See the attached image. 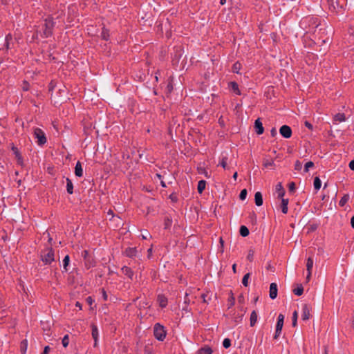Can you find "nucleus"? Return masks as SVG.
<instances>
[{"label":"nucleus","mask_w":354,"mask_h":354,"mask_svg":"<svg viewBox=\"0 0 354 354\" xmlns=\"http://www.w3.org/2000/svg\"><path fill=\"white\" fill-rule=\"evenodd\" d=\"M254 250L250 249L248 252V254L247 256V259L252 262L254 260Z\"/></svg>","instance_id":"36"},{"label":"nucleus","mask_w":354,"mask_h":354,"mask_svg":"<svg viewBox=\"0 0 354 354\" xmlns=\"http://www.w3.org/2000/svg\"><path fill=\"white\" fill-rule=\"evenodd\" d=\"M239 232H240V234L242 236H243V237L247 236L249 234V233H250L249 232V230L245 225H241V226L240 230H239Z\"/></svg>","instance_id":"20"},{"label":"nucleus","mask_w":354,"mask_h":354,"mask_svg":"<svg viewBox=\"0 0 354 354\" xmlns=\"http://www.w3.org/2000/svg\"><path fill=\"white\" fill-rule=\"evenodd\" d=\"M226 158H223L221 160V162L219 163V165L223 167L224 169H226L227 167V162H226Z\"/></svg>","instance_id":"43"},{"label":"nucleus","mask_w":354,"mask_h":354,"mask_svg":"<svg viewBox=\"0 0 354 354\" xmlns=\"http://www.w3.org/2000/svg\"><path fill=\"white\" fill-rule=\"evenodd\" d=\"M99 336L98 329L96 326L92 325V337L95 341L94 346H97V338Z\"/></svg>","instance_id":"10"},{"label":"nucleus","mask_w":354,"mask_h":354,"mask_svg":"<svg viewBox=\"0 0 354 354\" xmlns=\"http://www.w3.org/2000/svg\"><path fill=\"white\" fill-rule=\"evenodd\" d=\"M151 253H152V248H149L148 250V256H149V257L151 256Z\"/></svg>","instance_id":"60"},{"label":"nucleus","mask_w":354,"mask_h":354,"mask_svg":"<svg viewBox=\"0 0 354 354\" xmlns=\"http://www.w3.org/2000/svg\"><path fill=\"white\" fill-rule=\"evenodd\" d=\"M313 259L311 258V257H309L308 259H307V263H306V270H307V272H311V270L313 267Z\"/></svg>","instance_id":"23"},{"label":"nucleus","mask_w":354,"mask_h":354,"mask_svg":"<svg viewBox=\"0 0 354 354\" xmlns=\"http://www.w3.org/2000/svg\"><path fill=\"white\" fill-rule=\"evenodd\" d=\"M322 185V182L319 177H315L314 179V188L316 190H318L320 189Z\"/></svg>","instance_id":"25"},{"label":"nucleus","mask_w":354,"mask_h":354,"mask_svg":"<svg viewBox=\"0 0 354 354\" xmlns=\"http://www.w3.org/2000/svg\"><path fill=\"white\" fill-rule=\"evenodd\" d=\"M250 276V274L247 273L243 277L242 283L245 287L248 286V279H249Z\"/></svg>","instance_id":"33"},{"label":"nucleus","mask_w":354,"mask_h":354,"mask_svg":"<svg viewBox=\"0 0 354 354\" xmlns=\"http://www.w3.org/2000/svg\"><path fill=\"white\" fill-rule=\"evenodd\" d=\"M35 138L37 139V144L39 145H43L46 142V138L44 131L39 128H35L34 129Z\"/></svg>","instance_id":"4"},{"label":"nucleus","mask_w":354,"mask_h":354,"mask_svg":"<svg viewBox=\"0 0 354 354\" xmlns=\"http://www.w3.org/2000/svg\"><path fill=\"white\" fill-rule=\"evenodd\" d=\"M254 127L256 129V132L258 135H261L263 133L264 129L263 127V124L259 118L255 120Z\"/></svg>","instance_id":"8"},{"label":"nucleus","mask_w":354,"mask_h":354,"mask_svg":"<svg viewBox=\"0 0 354 354\" xmlns=\"http://www.w3.org/2000/svg\"><path fill=\"white\" fill-rule=\"evenodd\" d=\"M137 250L136 248H129L125 250V254L127 257H133L136 255Z\"/></svg>","instance_id":"15"},{"label":"nucleus","mask_w":354,"mask_h":354,"mask_svg":"<svg viewBox=\"0 0 354 354\" xmlns=\"http://www.w3.org/2000/svg\"><path fill=\"white\" fill-rule=\"evenodd\" d=\"M184 302H185V304H189L190 300H189V298H188V294H186V295H185V299H184Z\"/></svg>","instance_id":"52"},{"label":"nucleus","mask_w":354,"mask_h":354,"mask_svg":"<svg viewBox=\"0 0 354 354\" xmlns=\"http://www.w3.org/2000/svg\"><path fill=\"white\" fill-rule=\"evenodd\" d=\"M101 35H102V37L103 39L108 40L109 37V30H107V29L104 28L102 29Z\"/></svg>","instance_id":"34"},{"label":"nucleus","mask_w":354,"mask_h":354,"mask_svg":"<svg viewBox=\"0 0 354 354\" xmlns=\"http://www.w3.org/2000/svg\"><path fill=\"white\" fill-rule=\"evenodd\" d=\"M236 264H233V266H232V270H233V272L234 273L236 272Z\"/></svg>","instance_id":"59"},{"label":"nucleus","mask_w":354,"mask_h":354,"mask_svg":"<svg viewBox=\"0 0 354 354\" xmlns=\"http://www.w3.org/2000/svg\"><path fill=\"white\" fill-rule=\"evenodd\" d=\"M237 176H238L237 172H235V173L234 174V175H233V178H234V180H236V178H237Z\"/></svg>","instance_id":"63"},{"label":"nucleus","mask_w":354,"mask_h":354,"mask_svg":"<svg viewBox=\"0 0 354 354\" xmlns=\"http://www.w3.org/2000/svg\"><path fill=\"white\" fill-rule=\"evenodd\" d=\"M288 199L282 198L281 200V211L283 214H286L288 212Z\"/></svg>","instance_id":"17"},{"label":"nucleus","mask_w":354,"mask_h":354,"mask_svg":"<svg viewBox=\"0 0 354 354\" xmlns=\"http://www.w3.org/2000/svg\"><path fill=\"white\" fill-rule=\"evenodd\" d=\"M230 303H231V306L234 305V297H231V298H230Z\"/></svg>","instance_id":"58"},{"label":"nucleus","mask_w":354,"mask_h":354,"mask_svg":"<svg viewBox=\"0 0 354 354\" xmlns=\"http://www.w3.org/2000/svg\"><path fill=\"white\" fill-rule=\"evenodd\" d=\"M335 120L338 122H343L345 120V115L344 113H337L335 115Z\"/></svg>","instance_id":"31"},{"label":"nucleus","mask_w":354,"mask_h":354,"mask_svg":"<svg viewBox=\"0 0 354 354\" xmlns=\"http://www.w3.org/2000/svg\"><path fill=\"white\" fill-rule=\"evenodd\" d=\"M171 225V220L169 218H166L165 221V227L166 229L169 228Z\"/></svg>","instance_id":"42"},{"label":"nucleus","mask_w":354,"mask_h":354,"mask_svg":"<svg viewBox=\"0 0 354 354\" xmlns=\"http://www.w3.org/2000/svg\"><path fill=\"white\" fill-rule=\"evenodd\" d=\"M349 167L351 170H354V160H351L349 162Z\"/></svg>","instance_id":"53"},{"label":"nucleus","mask_w":354,"mask_h":354,"mask_svg":"<svg viewBox=\"0 0 354 354\" xmlns=\"http://www.w3.org/2000/svg\"><path fill=\"white\" fill-rule=\"evenodd\" d=\"M28 342L27 340H24L21 344V351L22 354H25L27 349Z\"/></svg>","instance_id":"32"},{"label":"nucleus","mask_w":354,"mask_h":354,"mask_svg":"<svg viewBox=\"0 0 354 354\" xmlns=\"http://www.w3.org/2000/svg\"><path fill=\"white\" fill-rule=\"evenodd\" d=\"M274 165V162L273 161H266L264 162V166L266 167H270V166H272Z\"/></svg>","instance_id":"47"},{"label":"nucleus","mask_w":354,"mask_h":354,"mask_svg":"<svg viewBox=\"0 0 354 354\" xmlns=\"http://www.w3.org/2000/svg\"><path fill=\"white\" fill-rule=\"evenodd\" d=\"M206 181L204 180H199L198 183L197 189L198 193L201 194L205 189Z\"/></svg>","instance_id":"18"},{"label":"nucleus","mask_w":354,"mask_h":354,"mask_svg":"<svg viewBox=\"0 0 354 354\" xmlns=\"http://www.w3.org/2000/svg\"><path fill=\"white\" fill-rule=\"evenodd\" d=\"M62 345H63L64 347L68 346V345L69 344V337H68V335H64V337L62 339Z\"/></svg>","instance_id":"35"},{"label":"nucleus","mask_w":354,"mask_h":354,"mask_svg":"<svg viewBox=\"0 0 354 354\" xmlns=\"http://www.w3.org/2000/svg\"><path fill=\"white\" fill-rule=\"evenodd\" d=\"M277 285L275 283H272L270 285V293L269 296L272 299H274L277 296Z\"/></svg>","instance_id":"6"},{"label":"nucleus","mask_w":354,"mask_h":354,"mask_svg":"<svg viewBox=\"0 0 354 354\" xmlns=\"http://www.w3.org/2000/svg\"><path fill=\"white\" fill-rule=\"evenodd\" d=\"M351 224L352 227L354 228V216L351 219Z\"/></svg>","instance_id":"57"},{"label":"nucleus","mask_w":354,"mask_h":354,"mask_svg":"<svg viewBox=\"0 0 354 354\" xmlns=\"http://www.w3.org/2000/svg\"><path fill=\"white\" fill-rule=\"evenodd\" d=\"M230 86H231L232 90L234 93H236L237 95H241V92L239 89V86L236 82H230Z\"/></svg>","instance_id":"22"},{"label":"nucleus","mask_w":354,"mask_h":354,"mask_svg":"<svg viewBox=\"0 0 354 354\" xmlns=\"http://www.w3.org/2000/svg\"><path fill=\"white\" fill-rule=\"evenodd\" d=\"M281 330H279V331H278V330H277V328H276V330H275V335H274V339H277V338H278V337L279 336V335L281 334Z\"/></svg>","instance_id":"49"},{"label":"nucleus","mask_w":354,"mask_h":354,"mask_svg":"<svg viewBox=\"0 0 354 354\" xmlns=\"http://www.w3.org/2000/svg\"><path fill=\"white\" fill-rule=\"evenodd\" d=\"M75 306H76L77 307H78L80 309H81V308H82V305H81V304H80V302H77V303H76V304H75Z\"/></svg>","instance_id":"61"},{"label":"nucleus","mask_w":354,"mask_h":354,"mask_svg":"<svg viewBox=\"0 0 354 354\" xmlns=\"http://www.w3.org/2000/svg\"><path fill=\"white\" fill-rule=\"evenodd\" d=\"M271 136L274 137L277 135V130L275 128H272L270 131Z\"/></svg>","instance_id":"48"},{"label":"nucleus","mask_w":354,"mask_h":354,"mask_svg":"<svg viewBox=\"0 0 354 354\" xmlns=\"http://www.w3.org/2000/svg\"><path fill=\"white\" fill-rule=\"evenodd\" d=\"M223 346L225 348H229L231 346V340L228 338L224 339L223 342Z\"/></svg>","instance_id":"38"},{"label":"nucleus","mask_w":354,"mask_h":354,"mask_svg":"<svg viewBox=\"0 0 354 354\" xmlns=\"http://www.w3.org/2000/svg\"><path fill=\"white\" fill-rule=\"evenodd\" d=\"M12 40V36L10 34H8V35H6V44H5V46L6 47L7 49H9L11 48L10 46V41Z\"/></svg>","instance_id":"30"},{"label":"nucleus","mask_w":354,"mask_h":354,"mask_svg":"<svg viewBox=\"0 0 354 354\" xmlns=\"http://www.w3.org/2000/svg\"><path fill=\"white\" fill-rule=\"evenodd\" d=\"M82 256L84 257V260H86L87 259H89L88 257V252L87 250H84L82 253Z\"/></svg>","instance_id":"46"},{"label":"nucleus","mask_w":354,"mask_h":354,"mask_svg":"<svg viewBox=\"0 0 354 354\" xmlns=\"http://www.w3.org/2000/svg\"><path fill=\"white\" fill-rule=\"evenodd\" d=\"M283 321H284V315L282 314H279L277 318V323L276 325V328H277V330H281L283 326Z\"/></svg>","instance_id":"9"},{"label":"nucleus","mask_w":354,"mask_h":354,"mask_svg":"<svg viewBox=\"0 0 354 354\" xmlns=\"http://www.w3.org/2000/svg\"><path fill=\"white\" fill-rule=\"evenodd\" d=\"M54 24H55L51 17H48L45 19L44 30L43 31L44 37H48L52 35Z\"/></svg>","instance_id":"3"},{"label":"nucleus","mask_w":354,"mask_h":354,"mask_svg":"<svg viewBox=\"0 0 354 354\" xmlns=\"http://www.w3.org/2000/svg\"><path fill=\"white\" fill-rule=\"evenodd\" d=\"M220 243H221V247H223L224 241H223V239H222V238H220Z\"/></svg>","instance_id":"64"},{"label":"nucleus","mask_w":354,"mask_h":354,"mask_svg":"<svg viewBox=\"0 0 354 354\" xmlns=\"http://www.w3.org/2000/svg\"><path fill=\"white\" fill-rule=\"evenodd\" d=\"M158 302L162 308H164L167 306V299L162 295H159L158 296Z\"/></svg>","instance_id":"11"},{"label":"nucleus","mask_w":354,"mask_h":354,"mask_svg":"<svg viewBox=\"0 0 354 354\" xmlns=\"http://www.w3.org/2000/svg\"><path fill=\"white\" fill-rule=\"evenodd\" d=\"M70 258L68 255H66L63 260V268L64 271H68L67 266L69 265Z\"/></svg>","instance_id":"27"},{"label":"nucleus","mask_w":354,"mask_h":354,"mask_svg":"<svg viewBox=\"0 0 354 354\" xmlns=\"http://www.w3.org/2000/svg\"><path fill=\"white\" fill-rule=\"evenodd\" d=\"M255 203L257 206H261L263 204L262 194L260 192H257L254 195Z\"/></svg>","instance_id":"12"},{"label":"nucleus","mask_w":354,"mask_h":354,"mask_svg":"<svg viewBox=\"0 0 354 354\" xmlns=\"http://www.w3.org/2000/svg\"><path fill=\"white\" fill-rule=\"evenodd\" d=\"M302 168V164L300 161L297 160L295 163V169L297 171H300Z\"/></svg>","instance_id":"41"},{"label":"nucleus","mask_w":354,"mask_h":354,"mask_svg":"<svg viewBox=\"0 0 354 354\" xmlns=\"http://www.w3.org/2000/svg\"><path fill=\"white\" fill-rule=\"evenodd\" d=\"M49 350L50 347L48 346H45L42 354H48Z\"/></svg>","instance_id":"50"},{"label":"nucleus","mask_w":354,"mask_h":354,"mask_svg":"<svg viewBox=\"0 0 354 354\" xmlns=\"http://www.w3.org/2000/svg\"><path fill=\"white\" fill-rule=\"evenodd\" d=\"M207 297V294L202 295V298H203V302H205V303H207V300L206 299Z\"/></svg>","instance_id":"55"},{"label":"nucleus","mask_w":354,"mask_h":354,"mask_svg":"<svg viewBox=\"0 0 354 354\" xmlns=\"http://www.w3.org/2000/svg\"><path fill=\"white\" fill-rule=\"evenodd\" d=\"M75 174L77 176L81 177L83 175V169L81 163L78 161L75 167Z\"/></svg>","instance_id":"13"},{"label":"nucleus","mask_w":354,"mask_h":354,"mask_svg":"<svg viewBox=\"0 0 354 354\" xmlns=\"http://www.w3.org/2000/svg\"><path fill=\"white\" fill-rule=\"evenodd\" d=\"M85 263L86 267L88 269L90 268L92 266V263H91V262L89 259H87L86 260H85V263Z\"/></svg>","instance_id":"45"},{"label":"nucleus","mask_w":354,"mask_h":354,"mask_svg":"<svg viewBox=\"0 0 354 354\" xmlns=\"http://www.w3.org/2000/svg\"><path fill=\"white\" fill-rule=\"evenodd\" d=\"M311 277V272H307L306 281H309Z\"/></svg>","instance_id":"54"},{"label":"nucleus","mask_w":354,"mask_h":354,"mask_svg":"<svg viewBox=\"0 0 354 354\" xmlns=\"http://www.w3.org/2000/svg\"><path fill=\"white\" fill-rule=\"evenodd\" d=\"M293 292L296 295L300 296L303 294L304 288H303L302 286L300 284V285H298V286L295 289L293 290Z\"/></svg>","instance_id":"26"},{"label":"nucleus","mask_w":354,"mask_h":354,"mask_svg":"<svg viewBox=\"0 0 354 354\" xmlns=\"http://www.w3.org/2000/svg\"><path fill=\"white\" fill-rule=\"evenodd\" d=\"M297 312L295 311L292 315V326H297Z\"/></svg>","instance_id":"40"},{"label":"nucleus","mask_w":354,"mask_h":354,"mask_svg":"<svg viewBox=\"0 0 354 354\" xmlns=\"http://www.w3.org/2000/svg\"><path fill=\"white\" fill-rule=\"evenodd\" d=\"M279 133L285 138H289L292 136V130L288 125H283L279 129Z\"/></svg>","instance_id":"5"},{"label":"nucleus","mask_w":354,"mask_h":354,"mask_svg":"<svg viewBox=\"0 0 354 354\" xmlns=\"http://www.w3.org/2000/svg\"><path fill=\"white\" fill-rule=\"evenodd\" d=\"M247 194H248V192L245 189L241 190L240 195H239L240 199L242 201L245 200L246 198Z\"/></svg>","instance_id":"39"},{"label":"nucleus","mask_w":354,"mask_h":354,"mask_svg":"<svg viewBox=\"0 0 354 354\" xmlns=\"http://www.w3.org/2000/svg\"><path fill=\"white\" fill-rule=\"evenodd\" d=\"M310 308L308 305L305 304L302 307L301 317H302L303 320H308L310 318Z\"/></svg>","instance_id":"7"},{"label":"nucleus","mask_w":354,"mask_h":354,"mask_svg":"<svg viewBox=\"0 0 354 354\" xmlns=\"http://www.w3.org/2000/svg\"><path fill=\"white\" fill-rule=\"evenodd\" d=\"M122 272L124 274H125L130 279H132V277L133 276V272L132 271V270L130 268H129L127 266H124L122 268Z\"/></svg>","instance_id":"14"},{"label":"nucleus","mask_w":354,"mask_h":354,"mask_svg":"<svg viewBox=\"0 0 354 354\" xmlns=\"http://www.w3.org/2000/svg\"><path fill=\"white\" fill-rule=\"evenodd\" d=\"M102 297H103L104 299L106 300L107 299V295H106V292L104 290H102Z\"/></svg>","instance_id":"56"},{"label":"nucleus","mask_w":354,"mask_h":354,"mask_svg":"<svg viewBox=\"0 0 354 354\" xmlns=\"http://www.w3.org/2000/svg\"><path fill=\"white\" fill-rule=\"evenodd\" d=\"M296 186L294 183H290L289 184V190L290 192H294L295 190Z\"/></svg>","instance_id":"44"},{"label":"nucleus","mask_w":354,"mask_h":354,"mask_svg":"<svg viewBox=\"0 0 354 354\" xmlns=\"http://www.w3.org/2000/svg\"><path fill=\"white\" fill-rule=\"evenodd\" d=\"M305 126L306 127H308L309 129H313V125L308 121H306L305 122Z\"/></svg>","instance_id":"51"},{"label":"nucleus","mask_w":354,"mask_h":354,"mask_svg":"<svg viewBox=\"0 0 354 354\" xmlns=\"http://www.w3.org/2000/svg\"><path fill=\"white\" fill-rule=\"evenodd\" d=\"M198 354H212V350L209 347H204L198 350Z\"/></svg>","instance_id":"24"},{"label":"nucleus","mask_w":354,"mask_h":354,"mask_svg":"<svg viewBox=\"0 0 354 354\" xmlns=\"http://www.w3.org/2000/svg\"><path fill=\"white\" fill-rule=\"evenodd\" d=\"M41 259L46 264H50L55 261L54 250L52 248H46L41 252Z\"/></svg>","instance_id":"1"},{"label":"nucleus","mask_w":354,"mask_h":354,"mask_svg":"<svg viewBox=\"0 0 354 354\" xmlns=\"http://www.w3.org/2000/svg\"><path fill=\"white\" fill-rule=\"evenodd\" d=\"M257 320V315L255 311H252L250 315V326H253Z\"/></svg>","instance_id":"21"},{"label":"nucleus","mask_w":354,"mask_h":354,"mask_svg":"<svg viewBox=\"0 0 354 354\" xmlns=\"http://www.w3.org/2000/svg\"><path fill=\"white\" fill-rule=\"evenodd\" d=\"M349 199V196L348 194H345L339 201V205L341 207L344 206V205L348 202Z\"/></svg>","instance_id":"28"},{"label":"nucleus","mask_w":354,"mask_h":354,"mask_svg":"<svg viewBox=\"0 0 354 354\" xmlns=\"http://www.w3.org/2000/svg\"><path fill=\"white\" fill-rule=\"evenodd\" d=\"M241 68V64L239 62H236L232 66V71L236 73H239Z\"/></svg>","instance_id":"29"},{"label":"nucleus","mask_w":354,"mask_h":354,"mask_svg":"<svg viewBox=\"0 0 354 354\" xmlns=\"http://www.w3.org/2000/svg\"><path fill=\"white\" fill-rule=\"evenodd\" d=\"M314 166V163L312 161H309L306 163L304 165V171L308 172L309 171V169L313 167Z\"/></svg>","instance_id":"37"},{"label":"nucleus","mask_w":354,"mask_h":354,"mask_svg":"<svg viewBox=\"0 0 354 354\" xmlns=\"http://www.w3.org/2000/svg\"><path fill=\"white\" fill-rule=\"evenodd\" d=\"M153 334L159 341H163L166 336V330L163 326L157 323L153 326Z\"/></svg>","instance_id":"2"},{"label":"nucleus","mask_w":354,"mask_h":354,"mask_svg":"<svg viewBox=\"0 0 354 354\" xmlns=\"http://www.w3.org/2000/svg\"><path fill=\"white\" fill-rule=\"evenodd\" d=\"M86 300H87V302H88V303H89V304H91V303H92V299H91V297H88V298L86 299Z\"/></svg>","instance_id":"62"},{"label":"nucleus","mask_w":354,"mask_h":354,"mask_svg":"<svg viewBox=\"0 0 354 354\" xmlns=\"http://www.w3.org/2000/svg\"><path fill=\"white\" fill-rule=\"evenodd\" d=\"M276 191L278 193V197L283 198L285 194V191L281 185V183H278L276 186Z\"/></svg>","instance_id":"16"},{"label":"nucleus","mask_w":354,"mask_h":354,"mask_svg":"<svg viewBox=\"0 0 354 354\" xmlns=\"http://www.w3.org/2000/svg\"><path fill=\"white\" fill-rule=\"evenodd\" d=\"M66 189L68 194H73V185L71 180L68 178H66Z\"/></svg>","instance_id":"19"}]
</instances>
